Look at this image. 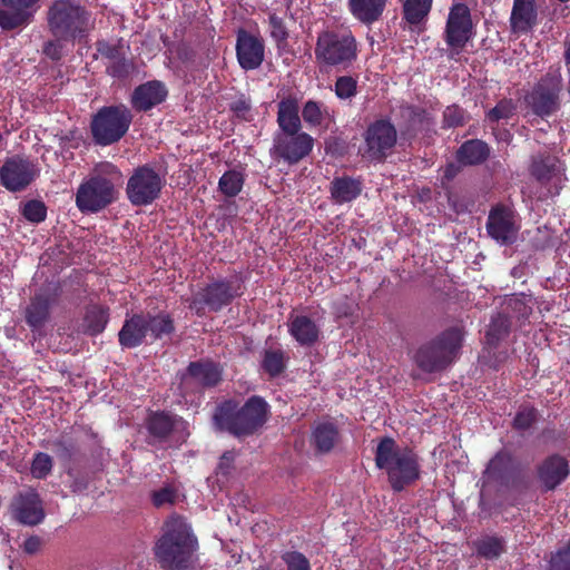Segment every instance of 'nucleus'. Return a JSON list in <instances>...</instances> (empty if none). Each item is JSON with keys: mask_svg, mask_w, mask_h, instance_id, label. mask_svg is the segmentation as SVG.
<instances>
[{"mask_svg": "<svg viewBox=\"0 0 570 570\" xmlns=\"http://www.w3.org/2000/svg\"><path fill=\"white\" fill-rule=\"evenodd\" d=\"M198 547V539L187 519L173 513L163 524L154 554L161 570H191Z\"/></svg>", "mask_w": 570, "mask_h": 570, "instance_id": "1", "label": "nucleus"}, {"mask_svg": "<svg viewBox=\"0 0 570 570\" xmlns=\"http://www.w3.org/2000/svg\"><path fill=\"white\" fill-rule=\"evenodd\" d=\"M269 404L259 395L249 396L243 405L229 399L219 403L213 420L220 430L242 439L257 433L267 422Z\"/></svg>", "mask_w": 570, "mask_h": 570, "instance_id": "2", "label": "nucleus"}, {"mask_svg": "<svg viewBox=\"0 0 570 570\" xmlns=\"http://www.w3.org/2000/svg\"><path fill=\"white\" fill-rule=\"evenodd\" d=\"M358 41L350 28H326L317 32L314 56L321 71H347L358 59Z\"/></svg>", "mask_w": 570, "mask_h": 570, "instance_id": "3", "label": "nucleus"}, {"mask_svg": "<svg viewBox=\"0 0 570 570\" xmlns=\"http://www.w3.org/2000/svg\"><path fill=\"white\" fill-rule=\"evenodd\" d=\"M374 460L376 468L386 472L395 492L403 491L420 479L417 454L409 446L400 448L393 438L385 436L380 440Z\"/></svg>", "mask_w": 570, "mask_h": 570, "instance_id": "4", "label": "nucleus"}, {"mask_svg": "<svg viewBox=\"0 0 570 570\" xmlns=\"http://www.w3.org/2000/svg\"><path fill=\"white\" fill-rule=\"evenodd\" d=\"M47 23L53 38L67 42L86 41L95 28L92 13L79 0H55L48 8Z\"/></svg>", "mask_w": 570, "mask_h": 570, "instance_id": "5", "label": "nucleus"}, {"mask_svg": "<svg viewBox=\"0 0 570 570\" xmlns=\"http://www.w3.org/2000/svg\"><path fill=\"white\" fill-rule=\"evenodd\" d=\"M462 326H451L421 344L413 354L414 364L424 373L446 370L460 356L464 341Z\"/></svg>", "mask_w": 570, "mask_h": 570, "instance_id": "6", "label": "nucleus"}, {"mask_svg": "<svg viewBox=\"0 0 570 570\" xmlns=\"http://www.w3.org/2000/svg\"><path fill=\"white\" fill-rule=\"evenodd\" d=\"M244 276L235 273L230 277L212 278L189 301L188 307L199 317L210 312L219 313L244 294Z\"/></svg>", "mask_w": 570, "mask_h": 570, "instance_id": "7", "label": "nucleus"}, {"mask_svg": "<svg viewBox=\"0 0 570 570\" xmlns=\"http://www.w3.org/2000/svg\"><path fill=\"white\" fill-rule=\"evenodd\" d=\"M562 91L560 67L550 68L525 94L524 104L534 116L546 119L560 110Z\"/></svg>", "mask_w": 570, "mask_h": 570, "instance_id": "8", "label": "nucleus"}, {"mask_svg": "<svg viewBox=\"0 0 570 570\" xmlns=\"http://www.w3.org/2000/svg\"><path fill=\"white\" fill-rule=\"evenodd\" d=\"M131 110L124 104L104 106L92 116L90 132L96 145L110 146L118 142L132 122Z\"/></svg>", "mask_w": 570, "mask_h": 570, "instance_id": "9", "label": "nucleus"}, {"mask_svg": "<svg viewBox=\"0 0 570 570\" xmlns=\"http://www.w3.org/2000/svg\"><path fill=\"white\" fill-rule=\"evenodd\" d=\"M399 131L391 118L382 117L367 125L363 132V157L383 163L397 144Z\"/></svg>", "mask_w": 570, "mask_h": 570, "instance_id": "10", "label": "nucleus"}, {"mask_svg": "<svg viewBox=\"0 0 570 570\" xmlns=\"http://www.w3.org/2000/svg\"><path fill=\"white\" fill-rule=\"evenodd\" d=\"M165 181L149 164L138 166L127 180L126 195L132 206H148L159 198Z\"/></svg>", "mask_w": 570, "mask_h": 570, "instance_id": "11", "label": "nucleus"}, {"mask_svg": "<svg viewBox=\"0 0 570 570\" xmlns=\"http://www.w3.org/2000/svg\"><path fill=\"white\" fill-rule=\"evenodd\" d=\"M117 190L111 179L95 175L82 181L76 193V205L81 213H98L112 204Z\"/></svg>", "mask_w": 570, "mask_h": 570, "instance_id": "12", "label": "nucleus"}, {"mask_svg": "<svg viewBox=\"0 0 570 570\" xmlns=\"http://www.w3.org/2000/svg\"><path fill=\"white\" fill-rule=\"evenodd\" d=\"M474 37L471 10L464 2H454L450 9L443 32L446 46L460 53Z\"/></svg>", "mask_w": 570, "mask_h": 570, "instance_id": "13", "label": "nucleus"}, {"mask_svg": "<svg viewBox=\"0 0 570 570\" xmlns=\"http://www.w3.org/2000/svg\"><path fill=\"white\" fill-rule=\"evenodd\" d=\"M38 164L28 157L14 155L0 166V185L11 193L27 189L39 176Z\"/></svg>", "mask_w": 570, "mask_h": 570, "instance_id": "14", "label": "nucleus"}, {"mask_svg": "<svg viewBox=\"0 0 570 570\" xmlns=\"http://www.w3.org/2000/svg\"><path fill=\"white\" fill-rule=\"evenodd\" d=\"M402 139L411 141L433 125L432 115L423 107L402 101L392 109Z\"/></svg>", "mask_w": 570, "mask_h": 570, "instance_id": "15", "label": "nucleus"}, {"mask_svg": "<svg viewBox=\"0 0 570 570\" xmlns=\"http://www.w3.org/2000/svg\"><path fill=\"white\" fill-rule=\"evenodd\" d=\"M9 511L18 523L29 527L40 524L46 518L42 499L35 488L17 492L11 499Z\"/></svg>", "mask_w": 570, "mask_h": 570, "instance_id": "16", "label": "nucleus"}, {"mask_svg": "<svg viewBox=\"0 0 570 570\" xmlns=\"http://www.w3.org/2000/svg\"><path fill=\"white\" fill-rule=\"evenodd\" d=\"M313 146V137L302 130L296 134H275L271 153L273 157L294 165L308 156Z\"/></svg>", "mask_w": 570, "mask_h": 570, "instance_id": "17", "label": "nucleus"}, {"mask_svg": "<svg viewBox=\"0 0 570 570\" xmlns=\"http://www.w3.org/2000/svg\"><path fill=\"white\" fill-rule=\"evenodd\" d=\"M485 228L488 235L501 245L513 244L519 232L514 212L503 204H498L490 209Z\"/></svg>", "mask_w": 570, "mask_h": 570, "instance_id": "18", "label": "nucleus"}, {"mask_svg": "<svg viewBox=\"0 0 570 570\" xmlns=\"http://www.w3.org/2000/svg\"><path fill=\"white\" fill-rule=\"evenodd\" d=\"M187 422L179 415L166 411H148L145 419V429L148 433V443H165L180 429H185Z\"/></svg>", "mask_w": 570, "mask_h": 570, "instance_id": "19", "label": "nucleus"}, {"mask_svg": "<svg viewBox=\"0 0 570 570\" xmlns=\"http://www.w3.org/2000/svg\"><path fill=\"white\" fill-rule=\"evenodd\" d=\"M520 464L508 450L498 451L489 461L484 475L491 482L500 487L511 489L520 482Z\"/></svg>", "mask_w": 570, "mask_h": 570, "instance_id": "20", "label": "nucleus"}, {"mask_svg": "<svg viewBox=\"0 0 570 570\" xmlns=\"http://www.w3.org/2000/svg\"><path fill=\"white\" fill-rule=\"evenodd\" d=\"M223 366L210 358L193 361L186 367L181 377V390L186 393L190 383L196 384L202 390L216 387L223 381Z\"/></svg>", "mask_w": 570, "mask_h": 570, "instance_id": "21", "label": "nucleus"}, {"mask_svg": "<svg viewBox=\"0 0 570 570\" xmlns=\"http://www.w3.org/2000/svg\"><path fill=\"white\" fill-rule=\"evenodd\" d=\"M236 57L242 69L255 70L265 58V43L262 37L245 29H239L236 36Z\"/></svg>", "mask_w": 570, "mask_h": 570, "instance_id": "22", "label": "nucleus"}, {"mask_svg": "<svg viewBox=\"0 0 570 570\" xmlns=\"http://www.w3.org/2000/svg\"><path fill=\"white\" fill-rule=\"evenodd\" d=\"M535 474L543 492L554 491L570 475V465L564 456L551 454L537 465Z\"/></svg>", "mask_w": 570, "mask_h": 570, "instance_id": "23", "label": "nucleus"}, {"mask_svg": "<svg viewBox=\"0 0 570 570\" xmlns=\"http://www.w3.org/2000/svg\"><path fill=\"white\" fill-rule=\"evenodd\" d=\"M121 42V39L117 43H110L105 39H100L95 43L98 55L109 61L106 66L107 73L117 79L127 78L134 70V63L130 59L126 58Z\"/></svg>", "mask_w": 570, "mask_h": 570, "instance_id": "24", "label": "nucleus"}, {"mask_svg": "<svg viewBox=\"0 0 570 570\" xmlns=\"http://www.w3.org/2000/svg\"><path fill=\"white\" fill-rule=\"evenodd\" d=\"M57 292L41 289L31 297L24 311V321L32 332L40 331L50 318V309L57 301Z\"/></svg>", "mask_w": 570, "mask_h": 570, "instance_id": "25", "label": "nucleus"}, {"mask_svg": "<svg viewBox=\"0 0 570 570\" xmlns=\"http://www.w3.org/2000/svg\"><path fill=\"white\" fill-rule=\"evenodd\" d=\"M167 95L168 90L161 81L150 80L134 89L130 104L137 112H147L164 102Z\"/></svg>", "mask_w": 570, "mask_h": 570, "instance_id": "26", "label": "nucleus"}, {"mask_svg": "<svg viewBox=\"0 0 570 570\" xmlns=\"http://www.w3.org/2000/svg\"><path fill=\"white\" fill-rule=\"evenodd\" d=\"M40 0H1L0 27L13 30L26 24L32 16L33 8Z\"/></svg>", "mask_w": 570, "mask_h": 570, "instance_id": "27", "label": "nucleus"}, {"mask_svg": "<svg viewBox=\"0 0 570 570\" xmlns=\"http://www.w3.org/2000/svg\"><path fill=\"white\" fill-rule=\"evenodd\" d=\"M146 324L142 312L127 315L118 332V342L121 348L131 350L142 345L148 335Z\"/></svg>", "mask_w": 570, "mask_h": 570, "instance_id": "28", "label": "nucleus"}, {"mask_svg": "<svg viewBox=\"0 0 570 570\" xmlns=\"http://www.w3.org/2000/svg\"><path fill=\"white\" fill-rule=\"evenodd\" d=\"M510 30L514 35H525L538 23L535 0H513L509 19Z\"/></svg>", "mask_w": 570, "mask_h": 570, "instance_id": "29", "label": "nucleus"}, {"mask_svg": "<svg viewBox=\"0 0 570 570\" xmlns=\"http://www.w3.org/2000/svg\"><path fill=\"white\" fill-rule=\"evenodd\" d=\"M288 333L301 346H313L321 335L320 326L307 315L288 317Z\"/></svg>", "mask_w": 570, "mask_h": 570, "instance_id": "30", "label": "nucleus"}, {"mask_svg": "<svg viewBox=\"0 0 570 570\" xmlns=\"http://www.w3.org/2000/svg\"><path fill=\"white\" fill-rule=\"evenodd\" d=\"M341 441L338 426L333 422L317 423L311 433V446L316 454H328Z\"/></svg>", "mask_w": 570, "mask_h": 570, "instance_id": "31", "label": "nucleus"}, {"mask_svg": "<svg viewBox=\"0 0 570 570\" xmlns=\"http://www.w3.org/2000/svg\"><path fill=\"white\" fill-rule=\"evenodd\" d=\"M389 0H347V9L352 17L365 26L377 22L387 6Z\"/></svg>", "mask_w": 570, "mask_h": 570, "instance_id": "32", "label": "nucleus"}, {"mask_svg": "<svg viewBox=\"0 0 570 570\" xmlns=\"http://www.w3.org/2000/svg\"><path fill=\"white\" fill-rule=\"evenodd\" d=\"M433 0H404L402 20L411 31L422 32L432 10Z\"/></svg>", "mask_w": 570, "mask_h": 570, "instance_id": "33", "label": "nucleus"}, {"mask_svg": "<svg viewBox=\"0 0 570 570\" xmlns=\"http://www.w3.org/2000/svg\"><path fill=\"white\" fill-rule=\"evenodd\" d=\"M277 109L279 131L276 134H296V131H301L299 107L295 98L287 97L282 99L277 105Z\"/></svg>", "mask_w": 570, "mask_h": 570, "instance_id": "34", "label": "nucleus"}, {"mask_svg": "<svg viewBox=\"0 0 570 570\" xmlns=\"http://www.w3.org/2000/svg\"><path fill=\"white\" fill-rule=\"evenodd\" d=\"M558 158L549 153L531 157L530 175L542 186H547L558 171Z\"/></svg>", "mask_w": 570, "mask_h": 570, "instance_id": "35", "label": "nucleus"}, {"mask_svg": "<svg viewBox=\"0 0 570 570\" xmlns=\"http://www.w3.org/2000/svg\"><path fill=\"white\" fill-rule=\"evenodd\" d=\"M490 156L489 145L481 139L464 141L456 151V160L463 166L483 164Z\"/></svg>", "mask_w": 570, "mask_h": 570, "instance_id": "36", "label": "nucleus"}, {"mask_svg": "<svg viewBox=\"0 0 570 570\" xmlns=\"http://www.w3.org/2000/svg\"><path fill=\"white\" fill-rule=\"evenodd\" d=\"M330 193L336 203H350L361 195L362 180L350 176L335 177L331 181Z\"/></svg>", "mask_w": 570, "mask_h": 570, "instance_id": "37", "label": "nucleus"}, {"mask_svg": "<svg viewBox=\"0 0 570 570\" xmlns=\"http://www.w3.org/2000/svg\"><path fill=\"white\" fill-rule=\"evenodd\" d=\"M48 446L66 468L72 465L79 455L78 442L67 432L48 441Z\"/></svg>", "mask_w": 570, "mask_h": 570, "instance_id": "38", "label": "nucleus"}, {"mask_svg": "<svg viewBox=\"0 0 570 570\" xmlns=\"http://www.w3.org/2000/svg\"><path fill=\"white\" fill-rule=\"evenodd\" d=\"M145 322L147 323L148 335L153 341L170 336L176 330L174 317L166 311H160L157 314L145 313Z\"/></svg>", "mask_w": 570, "mask_h": 570, "instance_id": "39", "label": "nucleus"}, {"mask_svg": "<svg viewBox=\"0 0 570 570\" xmlns=\"http://www.w3.org/2000/svg\"><path fill=\"white\" fill-rule=\"evenodd\" d=\"M109 322V307L104 305H89L82 320L83 333L90 336L101 334Z\"/></svg>", "mask_w": 570, "mask_h": 570, "instance_id": "40", "label": "nucleus"}, {"mask_svg": "<svg viewBox=\"0 0 570 570\" xmlns=\"http://www.w3.org/2000/svg\"><path fill=\"white\" fill-rule=\"evenodd\" d=\"M285 352L282 348H266L263 352L261 368L271 377L279 376L287 366Z\"/></svg>", "mask_w": 570, "mask_h": 570, "instance_id": "41", "label": "nucleus"}, {"mask_svg": "<svg viewBox=\"0 0 570 570\" xmlns=\"http://www.w3.org/2000/svg\"><path fill=\"white\" fill-rule=\"evenodd\" d=\"M302 118L309 127H327L330 111L324 102L309 99L303 105Z\"/></svg>", "mask_w": 570, "mask_h": 570, "instance_id": "42", "label": "nucleus"}, {"mask_svg": "<svg viewBox=\"0 0 570 570\" xmlns=\"http://www.w3.org/2000/svg\"><path fill=\"white\" fill-rule=\"evenodd\" d=\"M245 175L240 170L229 169L218 180V191L225 197L234 198L243 189Z\"/></svg>", "mask_w": 570, "mask_h": 570, "instance_id": "43", "label": "nucleus"}, {"mask_svg": "<svg viewBox=\"0 0 570 570\" xmlns=\"http://www.w3.org/2000/svg\"><path fill=\"white\" fill-rule=\"evenodd\" d=\"M511 328L510 318L507 315L499 313L492 317L489 328L485 333L487 343L495 347L500 341L505 338Z\"/></svg>", "mask_w": 570, "mask_h": 570, "instance_id": "44", "label": "nucleus"}, {"mask_svg": "<svg viewBox=\"0 0 570 570\" xmlns=\"http://www.w3.org/2000/svg\"><path fill=\"white\" fill-rule=\"evenodd\" d=\"M475 550L479 557L494 560L504 552V541L495 535H487L475 542Z\"/></svg>", "mask_w": 570, "mask_h": 570, "instance_id": "45", "label": "nucleus"}, {"mask_svg": "<svg viewBox=\"0 0 570 570\" xmlns=\"http://www.w3.org/2000/svg\"><path fill=\"white\" fill-rule=\"evenodd\" d=\"M269 36L277 49L284 50L288 46L289 32L285 20L275 12L268 14Z\"/></svg>", "mask_w": 570, "mask_h": 570, "instance_id": "46", "label": "nucleus"}, {"mask_svg": "<svg viewBox=\"0 0 570 570\" xmlns=\"http://www.w3.org/2000/svg\"><path fill=\"white\" fill-rule=\"evenodd\" d=\"M357 85V77L351 75H342L336 77L333 90L338 100H352L358 92Z\"/></svg>", "mask_w": 570, "mask_h": 570, "instance_id": "47", "label": "nucleus"}, {"mask_svg": "<svg viewBox=\"0 0 570 570\" xmlns=\"http://www.w3.org/2000/svg\"><path fill=\"white\" fill-rule=\"evenodd\" d=\"M53 460L45 452H37L33 454L30 473L35 479L45 480L52 471Z\"/></svg>", "mask_w": 570, "mask_h": 570, "instance_id": "48", "label": "nucleus"}, {"mask_svg": "<svg viewBox=\"0 0 570 570\" xmlns=\"http://www.w3.org/2000/svg\"><path fill=\"white\" fill-rule=\"evenodd\" d=\"M517 105L511 98H502L498 104L485 114V119L490 122H498L502 119H510L514 116Z\"/></svg>", "mask_w": 570, "mask_h": 570, "instance_id": "49", "label": "nucleus"}, {"mask_svg": "<svg viewBox=\"0 0 570 570\" xmlns=\"http://www.w3.org/2000/svg\"><path fill=\"white\" fill-rule=\"evenodd\" d=\"M21 214L28 222L40 224L47 218V207L43 202L31 199L23 204Z\"/></svg>", "mask_w": 570, "mask_h": 570, "instance_id": "50", "label": "nucleus"}, {"mask_svg": "<svg viewBox=\"0 0 570 570\" xmlns=\"http://www.w3.org/2000/svg\"><path fill=\"white\" fill-rule=\"evenodd\" d=\"M66 473L70 479L69 489L72 493L80 494L88 490L90 478L87 472L70 465L66 468Z\"/></svg>", "mask_w": 570, "mask_h": 570, "instance_id": "51", "label": "nucleus"}, {"mask_svg": "<svg viewBox=\"0 0 570 570\" xmlns=\"http://www.w3.org/2000/svg\"><path fill=\"white\" fill-rule=\"evenodd\" d=\"M538 421V411L533 406H522L515 414L512 428L517 431H527Z\"/></svg>", "mask_w": 570, "mask_h": 570, "instance_id": "52", "label": "nucleus"}, {"mask_svg": "<svg viewBox=\"0 0 570 570\" xmlns=\"http://www.w3.org/2000/svg\"><path fill=\"white\" fill-rule=\"evenodd\" d=\"M466 122V112L458 105H452L443 111V127L455 128L461 127Z\"/></svg>", "mask_w": 570, "mask_h": 570, "instance_id": "53", "label": "nucleus"}, {"mask_svg": "<svg viewBox=\"0 0 570 570\" xmlns=\"http://www.w3.org/2000/svg\"><path fill=\"white\" fill-rule=\"evenodd\" d=\"M281 558L286 564V570H312L309 560L299 551H286Z\"/></svg>", "mask_w": 570, "mask_h": 570, "instance_id": "54", "label": "nucleus"}, {"mask_svg": "<svg viewBox=\"0 0 570 570\" xmlns=\"http://www.w3.org/2000/svg\"><path fill=\"white\" fill-rule=\"evenodd\" d=\"M229 110L242 120H253L252 101L244 94H240L229 104Z\"/></svg>", "mask_w": 570, "mask_h": 570, "instance_id": "55", "label": "nucleus"}, {"mask_svg": "<svg viewBox=\"0 0 570 570\" xmlns=\"http://www.w3.org/2000/svg\"><path fill=\"white\" fill-rule=\"evenodd\" d=\"M548 570H570V541L554 553H551Z\"/></svg>", "mask_w": 570, "mask_h": 570, "instance_id": "56", "label": "nucleus"}, {"mask_svg": "<svg viewBox=\"0 0 570 570\" xmlns=\"http://www.w3.org/2000/svg\"><path fill=\"white\" fill-rule=\"evenodd\" d=\"M176 498V490L171 487H164L151 492V502L156 508H160L165 504H174Z\"/></svg>", "mask_w": 570, "mask_h": 570, "instance_id": "57", "label": "nucleus"}, {"mask_svg": "<svg viewBox=\"0 0 570 570\" xmlns=\"http://www.w3.org/2000/svg\"><path fill=\"white\" fill-rule=\"evenodd\" d=\"M62 41L66 39L55 38L46 41L42 46V53L52 61L61 60L63 57Z\"/></svg>", "mask_w": 570, "mask_h": 570, "instance_id": "58", "label": "nucleus"}, {"mask_svg": "<svg viewBox=\"0 0 570 570\" xmlns=\"http://www.w3.org/2000/svg\"><path fill=\"white\" fill-rule=\"evenodd\" d=\"M41 539L38 535H30L23 542V551L28 554H35L40 550Z\"/></svg>", "mask_w": 570, "mask_h": 570, "instance_id": "59", "label": "nucleus"}, {"mask_svg": "<svg viewBox=\"0 0 570 570\" xmlns=\"http://www.w3.org/2000/svg\"><path fill=\"white\" fill-rule=\"evenodd\" d=\"M564 46H566L564 53H563L564 63H566L567 68L570 70V39L568 41H566Z\"/></svg>", "mask_w": 570, "mask_h": 570, "instance_id": "60", "label": "nucleus"}, {"mask_svg": "<svg viewBox=\"0 0 570 570\" xmlns=\"http://www.w3.org/2000/svg\"><path fill=\"white\" fill-rule=\"evenodd\" d=\"M549 194H550L551 196H553V195L559 194V190L557 189L554 193H552L551 190H549Z\"/></svg>", "mask_w": 570, "mask_h": 570, "instance_id": "61", "label": "nucleus"}, {"mask_svg": "<svg viewBox=\"0 0 570 570\" xmlns=\"http://www.w3.org/2000/svg\"><path fill=\"white\" fill-rule=\"evenodd\" d=\"M558 1H559V2H561V3H567V2H569L570 0H558Z\"/></svg>", "mask_w": 570, "mask_h": 570, "instance_id": "62", "label": "nucleus"}, {"mask_svg": "<svg viewBox=\"0 0 570 570\" xmlns=\"http://www.w3.org/2000/svg\"><path fill=\"white\" fill-rule=\"evenodd\" d=\"M450 168L445 169V176H449Z\"/></svg>", "mask_w": 570, "mask_h": 570, "instance_id": "63", "label": "nucleus"}, {"mask_svg": "<svg viewBox=\"0 0 570 570\" xmlns=\"http://www.w3.org/2000/svg\"><path fill=\"white\" fill-rule=\"evenodd\" d=\"M450 168L445 169V176H449Z\"/></svg>", "mask_w": 570, "mask_h": 570, "instance_id": "64", "label": "nucleus"}]
</instances>
